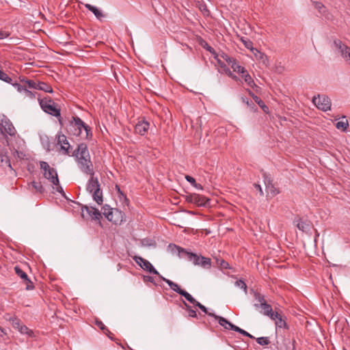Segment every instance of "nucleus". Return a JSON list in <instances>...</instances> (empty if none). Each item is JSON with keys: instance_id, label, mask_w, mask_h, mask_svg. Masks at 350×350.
I'll use <instances>...</instances> for the list:
<instances>
[{"instance_id": "19", "label": "nucleus", "mask_w": 350, "mask_h": 350, "mask_svg": "<svg viewBox=\"0 0 350 350\" xmlns=\"http://www.w3.org/2000/svg\"><path fill=\"white\" fill-rule=\"evenodd\" d=\"M184 256L187 257L188 260L191 261L194 265H198L200 260L202 259V255L188 252L187 250L185 252Z\"/></svg>"}, {"instance_id": "1", "label": "nucleus", "mask_w": 350, "mask_h": 350, "mask_svg": "<svg viewBox=\"0 0 350 350\" xmlns=\"http://www.w3.org/2000/svg\"><path fill=\"white\" fill-rule=\"evenodd\" d=\"M71 156L75 158L80 170L84 174H95L88 145L85 143L79 144L77 148L72 152Z\"/></svg>"}, {"instance_id": "10", "label": "nucleus", "mask_w": 350, "mask_h": 350, "mask_svg": "<svg viewBox=\"0 0 350 350\" xmlns=\"http://www.w3.org/2000/svg\"><path fill=\"white\" fill-rule=\"evenodd\" d=\"M57 144H60V150L63 151L64 154L71 156L70 150L72 149L66 136L64 134H59L57 136Z\"/></svg>"}, {"instance_id": "36", "label": "nucleus", "mask_w": 350, "mask_h": 350, "mask_svg": "<svg viewBox=\"0 0 350 350\" xmlns=\"http://www.w3.org/2000/svg\"><path fill=\"white\" fill-rule=\"evenodd\" d=\"M185 179L189 183L191 184L192 186H193L196 189H202V186L199 184V183H197L195 178H193L192 176H189V175H186L185 176Z\"/></svg>"}, {"instance_id": "14", "label": "nucleus", "mask_w": 350, "mask_h": 350, "mask_svg": "<svg viewBox=\"0 0 350 350\" xmlns=\"http://www.w3.org/2000/svg\"><path fill=\"white\" fill-rule=\"evenodd\" d=\"M212 315L215 319L218 321L219 324L221 326H222L224 329L234 331V327H237V325L232 324L227 319H226L223 317L218 316L215 314H212Z\"/></svg>"}, {"instance_id": "21", "label": "nucleus", "mask_w": 350, "mask_h": 350, "mask_svg": "<svg viewBox=\"0 0 350 350\" xmlns=\"http://www.w3.org/2000/svg\"><path fill=\"white\" fill-rule=\"evenodd\" d=\"M159 278H161L163 281H164L165 282H166L169 286L170 287V288L172 290H173L174 292L177 293L178 294H180L182 293V291L184 290V289H182L179 285L168 279H166L164 277H163L161 275H159Z\"/></svg>"}, {"instance_id": "33", "label": "nucleus", "mask_w": 350, "mask_h": 350, "mask_svg": "<svg viewBox=\"0 0 350 350\" xmlns=\"http://www.w3.org/2000/svg\"><path fill=\"white\" fill-rule=\"evenodd\" d=\"M14 271L16 274L23 280V281L27 280V274L24 272L19 266L16 265L14 267Z\"/></svg>"}, {"instance_id": "63", "label": "nucleus", "mask_w": 350, "mask_h": 350, "mask_svg": "<svg viewBox=\"0 0 350 350\" xmlns=\"http://www.w3.org/2000/svg\"><path fill=\"white\" fill-rule=\"evenodd\" d=\"M10 36V33L8 31H3L0 29V40L3 39L5 38H8Z\"/></svg>"}, {"instance_id": "47", "label": "nucleus", "mask_w": 350, "mask_h": 350, "mask_svg": "<svg viewBox=\"0 0 350 350\" xmlns=\"http://www.w3.org/2000/svg\"><path fill=\"white\" fill-rule=\"evenodd\" d=\"M333 44L338 51L342 50V48L347 49V44H344L340 40L335 39Z\"/></svg>"}, {"instance_id": "20", "label": "nucleus", "mask_w": 350, "mask_h": 350, "mask_svg": "<svg viewBox=\"0 0 350 350\" xmlns=\"http://www.w3.org/2000/svg\"><path fill=\"white\" fill-rule=\"evenodd\" d=\"M167 250L170 251L172 254H174L177 252L179 257H184V254L186 251L185 249L174 244V243H170L167 246Z\"/></svg>"}, {"instance_id": "6", "label": "nucleus", "mask_w": 350, "mask_h": 350, "mask_svg": "<svg viewBox=\"0 0 350 350\" xmlns=\"http://www.w3.org/2000/svg\"><path fill=\"white\" fill-rule=\"evenodd\" d=\"M133 259L144 270L152 274L157 275L159 276L161 275L153 265L146 259L138 256H133Z\"/></svg>"}, {"instance_id": "4", "label": "nucleus", "mask_w": 350, "mask_h": 350, "mask_svg": "<svg viewBox=\"0 0 350 350\" xmlns=\"http://www.w3.org/2000/svg\"><path fill=\"white\" fill-rule=\"evenodd\" d=\"M68 125V132L75 136H80L85 123L78 116H72Z\"/></svg>"}, {"instance_id": "35", "label": "nucleus", "mask_w": 350, "mask_h": 350, "mask_svg": "<svg viewBox=\"0 0 350 350\" xmlns=\"http://www.w3.org/2000/svg\"><path fill=\"white\" fill-rule=\"evenodd\" d=\"M241 41L247 49H250L252 51H254L256 49L253 47V42L250 39L242 37L241 38Z\"/></svg>"}, {"instance_id": "58", "label": "nucleus", "mask_w": 350, "mask_h": 350, "mask_svg": "<svg viewBox=\"0 0 350 350\" xmlns=\"http://www.w3.org/2000/svg\"><path fill=\"white\" fill-rule=\"evenodd\" d=\"M12 325L14 328L18 329L21 325V321L17 318H14L12 319Z\"/></svg>"}, {"instance_id": "39", "label": "nucleus", "mask_w": 350, "mask_h": 350, "mask_svg": "<svg viewBox=\"0 0 350 350\" xmlns=\"http://www.w3.org/2000/svg\"><path fill=\"white\" fill-rule=\"evenodd\" d=\"M339 52L345 61L348 62L350 58V47L347 45V49L342 48V49L340 50Z\"/></svg>"}, {"instance_id": "46", "label": "nucleus", "mask_w": 350, "mask_h": 350, "mask_svg": "<svg viewBox=\"0 0 350 350\" xmlns=\"http://www.w3.org/2000/svg\"><path fill=\"white\" fill-rule=\"evenodd\" d=\"M232 68L234 72H237L239 74H244L245 72H246V70L244 67L239 66L237 64V63H234V64H232Z\"/></svg>"}, {"instance_id": "49", "label": "nucleus", "mask_w": 350, "mask_h": 350, "mask_svg": "<svg viewBox=\"0 0 350 350\" xmlns=\"http://www.w3.org/2000/svg\"><path fill=\"white\" fill-rule=\"evenodd\" d=\"M255 339L258 344L262 346L268 345L271 342L268 337H259L257 338H255Z\"/></svg>"}, {"instance_id": "62", "label": "nucleus", "mask_w": 350, "mask_h": 350, "mask_svg": "<svg viewBox=\"0 0 350 350\" xmlns=\"http://www.w3.org/2000/svg\"><path fill=\"white\" fill-rule=\"evenodd\" d=\"M254 187L259 192L260 196H262L264 195L262 189L259 184L254 183Z\"/></svg>"}, {"instance_id": "59", "label": "nucleus", "mask_w": 350, "mask_h": 350, "mask_svg": "<svg viewBox=\"0 0 350 350\" xmlns=\"http://www.w3.org/2000/svg\"><path fill=\"white\" fill-rule=\"evenodd\" d=\"M23 92L25 93V95L29 98H35V94L36 92H32L31 91L27 89V86H25V90H23Z\"/></svg>"}, {"instance_id": "18", "label": "nucleus", "mask_w": 350, "mask_h": 350, "mask_svg": "<svg viewBox=\"0 0 350 350\" xmlns=\"http://www.w3.org/2000/svg\"><path fill=\"white\" fill-rule=\"evenodd\" d=\"M277 317H273V319L272 320L275 321V325L280 328L283 327L285 329H288V326L286 323V317L282 314V312H277Z\"/></svg>"}, {"instance_id": "7", "label": "nucleus", "mask_w": 350, "mask_h": 350, "mask_svg": "<svg viewBox=\"0 0 350 350\" xmlns=\"http://www.w3.org/2000/svg\"><path fill=\"white\" fill-rule=\"evenodd\" d=\"M262 177L268 195H270L271 197H274L280 193L279 189L275 187V185L273 183V180L269 175L266 172H263Z\"/></svg>"}, {"instance_id": "2", "label": "nucleus", "mask_w": 350, "mask_h": 350, "mask_svg": "<svg viewBox=\"0 0 350 350\" xmlns=\"http://www.w3.org/2000/svg\"><path fill=\"white\" fill-rule=\"evenodd\" d=\"M39 104L42 109L46 113L55 117L60 116L61 109L57 104L49 96L43 98H38Z\"/></svg>"}, {"instance_id": "5", "label": "nucleus", "mask_w": 350, "mask_h": 350, "mask_svg": "<svg viewBox=\"0 0 350 350\" xmlns=\"http://www.w3.org/2000/svg\"><path fill=\"white\" fill-rule=\"evenodd\" d=\"M312 103L319 109L323 111H327L331 109V100L326 95L318 94L317 96H314L312 98Z\"/></svg>"}, {"instance_id": "3", "label": "nucleus", "mask_w": 350, "mask_h": 350, "mask_svg": "<svg viewBox=\"0 0 350 350\" xmlns=\"http://www.w3.org/2000/svg\"><path fill=\"white\" fill-rule=\"evenodd\" d=\"M40 169L43 170V176L53 185L58 184V175L56 170L51 167L46 161H40Z\"/></svg>"}, {"instance_id": "51", "label": "nucleus", "mask_w": 350, "mask_h": 350, "mask_svg": "<svg viewBox=\"0 0 350 350\" xmlns=\"http://www.w3.org/2000/svg\"><path fill=\"white\" fill-rule=\"evenodd\" d=\"M235 285L244 290L245 293H247V286L242 279H239L235 282Z\"/></svg>"}, {"instance_id": "27", "label": "nucleus", "mask_w": 350, "mask_h": 350, "mask_svg": "<svg viewBox=\"0 0 350 350\" xmlns=\"http://www.w3.org/2000/svg\"><path fill=\"white\" fill-rule=\"evenodd\" d=\"M242 78H243L245 82L253 89L259 88V87L256 85L252 77L250 75L247 70L244 74H242Z\"/></svg>"}, {"instance_id": "11", "label": "nucleus", "mask_w": 350, "mask_h": 350, "mask_svg": "<svg viewBox=\"0 0 350 350\" xmlns=\"http://www.w3.org/2000/svg\"><path fill=\"white\" fill-rule=\"evenodd\" d=\"M150 123L144 118L139 120L138 122L135 126V132L140 135H144L148 131Z\"/></svg>"}, {"instance_id": "45", "label": "nucleus", "mask_w": 350, "mask_h": 350, "mask_svg": "<svg viewBox=\"0 0 350 350\" xmlns=\"http://www.w3.org/2000/svg\"><path fill=\"white\" fill-rule=\"evenodd\" d=\"M0 80L8 83H12V79L3 70L0 69Z\"/></svg>"}, {"instance_id": "50", "label": "nucleus", "mask_w": 350, "mask_h": 350, "mask_svg": "<svg viewBox=\"0 0 350 350\" xmlns=\"http://www.w3.org/2000/svg\"><path fill=\"white\" fill-rule=\"evenodd\" d=\"M194 306L196 307H198V308H200L203 312H204L205 314H206L207 315L210 316V317H213V315L212 314H213V312H209L208 311V309L206 307H205L204 305H202V304H200L199 301H197L196 304L194 305Z\"/></svg>"}, {"instance_id": "54", "label": "nucleus", "mask_w": 350, "mask_h": 350, "mask_svg": "<svg viewBox=\"0 0 350 350\" xmlns=\"http://www.w3.org/2000/svg\"><path fill=\"white\" fill-rule=\"evenodd\" d=\"M11 84L14 87H15L19 92H21L24 90H25V86H24V85H21V84L18 83L17 81L13 82V80H12Z\"/></svg>"}, {"instance_id": "22", "label": "nucleus", "mask_w": 350, "mask_h": 350, "mask_svg": "<svg viewBox=\"0 0 350 350\" xmlns=\"http://www.w3.org/2000/svg\"><path fill=\"white\" fill-rule=\"evenodd\" d=\"M294 223L296 224L297 228L303 232L308 230L310 228L309 223L302 221L301 218L299 217L294 219Z\"/></svg>"}, {"instance_id": "15", "label": "nucleus", "mask_w": 350, "mask_h": 350, "mask_svg": "<svg viewBox=\"0 0 350 350\" xmlns=\"http://www.w3.org/2000/svg\"><path fill=\"white\" fill-rule=\"evenodd\" d=\"M90 178H89L87 185L86 190L89 193H92L94 191L96 190L97 188H100V184L99 183L98 179L97 177H95L94 175H90Z\"/></svg>"}, {"instance_id": "44", "label": "nucleus", "mask_w": 350, "mask_h": 350, "mask_svg": "<svg viewBox=\"0 0 350 350\" xmlns=\"http://www.w3.org/2000/svg\"><path fill=\"white\" fill-rule=\"evenodd\" d=\"M234 328V332H238V333L242 334L243 336H247L250 338L255 339V337L254 336H252L247 332L245 331L244 329L240 328L239 327L237 326Z\"/></svg>"}, {"instance_id": "60", "label": "nucleus", "mask_w": 350, "mask_h": 350, "mask_svg": "<svg viewBox=\"0 0 350 350\" xmlns=\"http://www.w3.org/2000/svg\"><path fill=\"white\" fill-rule=\"evenodd\" d=\"M186 202L193 204V193H188L183 196Z\"/></svg>"}, {"instance_id": "57", "label": "nucleus", "mask_w": 350, "mask_h": 350, "mask_svg": "<svg viewBox=\"0 0 350 350\" xmlns=\"http://www.w3.org/2000/svg\"><path fill=\"white\" fill-rule=\"evenodd\" d=\"M55 187V190L57 192L59 193L63 197L66 198L65 192L64 191V189L59 184V180H58V184L54 185Z\"/></svg>"}, {"instance_id": "17", "label": "nucleus", "mask_w": 350, "mask_h": 350, "mask_svg": "<svg viewBox=\"0 0 350 350\" xmlns=\"http://www.w3.org/2000/svg\"><path fill=\"white\" fill-rule=\"evenodd\" d=\"M247 92H248L249 95L252 97L254 100L258 105V106L262 109V111L265 113H269L268 106L265 105V103L261 100V98L260 97L255 95L250 89H247Z\"/></svg>"}, {"instance_id": "13", "label": "nucleus", "mask_w": 350, "mask_h": 350, "mask_svg": "<svg viewBox=\"0 0 350 350\" xmlns=\"http://www.w3.org/2000/svg\"><path fill=\"white\" fill-rule=\"evenodd\" d=\"M210 199L200 194L193 193V204L198 206H210Z\"/></svg>"}, {"instance_id": "37", "label": "nucleus", "mask_w": 350, "mask_h": 350, "mask_svg": "<svg viewBox=\"0 0 350 350\" xmlns=\"http://www.w3.org/2000/svg\"><path fill=\"white\" fill-rule=\"evenodd\" d=\"M254 299L259 302L258 304H262L263 302H266L265 296L258 291L252 290Z\"/></svg>"}, {"instance_id": "29", "label": "nucleus", "mask_w": 350, "mask_h": 350, "mask_svg": "<svg viewBox=\"0 0 350 350\" xmlns=\"http://www.w3.org/2000/svg\"><path fill=\"white\" fill-rule=\"evenodd\" d=\"M28 185H31L33 187V189L35 190V193H43L44 192V189L41 182H36L33 180Z\"/></svg>"}, {"instance_id": "12", "label": "nucleus", "mask_w": 350, "mask_h": 350, "mask_svg": "<svg viewBox=\"0 0 350 350\" xmlns=\"http://www.w3.org/2000/svg\"><path fill=\"white\" fill-rule=\"evenodd\" d=\"M254 306L256 308H262V314L268 316L270 319H273V317H277V311L273 312L271 306L267 301L263 302L262 304H255Z\"/></svg>"}, {"instance_id": "40", "label": "nucleus", "mask_w": 350, "mask_h": 350, "mask_svg": "<svg viewBox=\"0 0 350 350\" xmlns=\"http://www.w3.org/2000/svg\"><path fill=\"white\" fill-rule=\"evenodd\" d=\"M18 329L23 334H27L29 336H33V331L29 329L26 325H21Z\"/></svg>"}, {"instance_id": "52", "label": "nucleus", "mask_w": 350, "mask_h": 350, "mask_svg": "<svg viewBox=\"0 0 350 350\" xmlns=\"http://www.w3.org/2000/svg\"><path fill=\"white\" fill-rule=\"evenodd\" d=\"M83 129L85 131V139H91L92 137V132L91 127L90 126H88V124H85Z\"/></svg>"}, {"instance_id": "61", "label": "nucleus", "mask_w": 350, "mask_h": 350, "mask_svg": "<svg viewBox=\"0 0 350 350\" xmlns=\"http://www.w3.org/2000/svg\"><path fill=\"white\" fill-rule=\"evenodd\" d=\"M314 7L317 10H318L319 12H321V9L324 8V5L322 3L319 1H314L313 2Z\"/></svg>"}, {"instance_id": "9", "label": "nucleus", "mask_w": 350, "mask_h": 350, "mask_svg": "<svg viewBox=\"0 0 350 350\" xmlns=\"http://www.w3.org/2000/svg\"><path fill=\"white\" fill-rule=\"evenodd\" d=\"M84 210L86 211L88 215L92 218V219L98 221L99 222V224L101 226L100 219H102V215H101L100 212L98 211V209H97L93 206L82 205L81 206L82 212H83ZM81 217L83 218L85 217L83 213H81Z\"/></svg>"}, {"instance_id": "43", "label": "nucleus", "mask_w": 350, "mask_h": 350, "mask_svg": "<svg viewBox=\"0 0 350 350\" xmlns=\"http://www.w3.org/2000/svg\"><path fill=\"white\" fill-rule=\"evenodd\" d=\"M37 84H38V81L27 79L25 81V85H24V86H27V89L29 88V89L36 90Z\"/></svg>"}, {"instance_id": "38", "label": "nucleus", "mask_w": 350, "mask_h": 350, "mask_svg": "<svg viewBox=\"0 0 350 350\" xmlns=\"http://www.w3.org/2000/svg\"><path fill=\"white\" fill-rule=\"evenodd\" d=\"M95 324L103 331L105 334H108V333H110V331L108 329V328L98 319H96Z\"/></svg>"}, {"instance_id": "42", "label": "nucleus", "mask_w": 350, "mask_h": 350, "mask_svg": "<svg viewBox=\"0 0 350 350\" xmlns=\"http://www.w3.org/2000/svg\"><path fill=\"white\" fill-rule=\"evenodd\" d=\"M183 304L185 305L186 310L189 312V316L193 318H197V313L195 310H193L192 308L187 304L183 299H182Z\"/></svg>"}, {"instance_id": "48", "label": "nucleus", "mask_w": 350, "mask_h": 350, "mask_svg": "<svg viewBox=\"0 0 350 350\" xmlns=\"http://www.w3.org/2000/svg\"><path fill=\"white\" fill-rule=\"evenodd\" d=\"M199 44L202 48H204L208 52L211 51V50L213 49V47L211 46L208 44V42L202 38H200L199 39Z\"/></svg>"}, {"instance_id": "64", "label": "nucleus", "mask_w": 350, "mask_h": 350, "mask_svg": "<svg viewBox=\"0 0 350 350\" xmlns=\"http://www.w3.org/2000/svg\"><path fill=\"white\" fill-rule=\"evenodd\" d=\"M116 189L117 191V193L119 195V198L121 200L123 196H124L126 194L123 191H121L120 187L118 185H116Z\"/></svg>"}, {"instance_id": "31", "label": "nucleus", "mask_w": 350, "mask_h": 350, "mask_svg": "<svg viewBox=\"0 0 350 350\" xmlns=\"http://www.w3.org/2000/svg\"><path fill=\"white\" fill-rule=\"evenodd\" d=\"M216 261L217 265L221 269H231L230 267L229 263L224 260L223 258H214Z\"/></svg>"}, {"instance_id": "34", "label": "nucleus", "mask_w": 350, "mask_h": 350, "mask_svg": "<svg viewBox=\"0 0 350 350\" xmlns=\"http://www.w3.org/2000/svg\"><path fill=\"white\" fill-rule=\"evenodd\" d=\"M181 296L184 297L187 301L189 303L192 304L193 306L198 301L196 299H194L188 292L185 290H183L182 293L180 294Z\"/></svg>"}, {"instance_id": "28", "label": "nucleus", "mask_w": 350, "mask_h": 350, "mask_svg": "<svg viewBox=\"0 0 350 350\" xmlns=\"http://www.w3.org/2000/svg\"><path fill=\"white\" fill-rule=\"evenodd\" d=\"M36 90H42L45 92L49 93H52L53 92L51 85L45 82L42 81H38Z\"/></svg>"}, {"instance_id": "32", "label": "nucleus", "mask_w": 350, "mask_h": 350, "mask_svg": "<svg viewBox=\"0 0 350 350\" xmlns=\"http://www.w3.org/2000/svg\"><path fill=\"white\" fill-rule=\"evenodd\" d=\"M198 266H200L204 269H209L211 267V259L208 257L202 256V259L200 260Z\"/></svg>"}, {"instance_id": "41", "label": "nucleus", "mask_w": 350, "mask_h": 350, "mask_svg": "<svg viewBox=\"0 0 350 350\" xmlns=\"http://www.w3.org/2000/svg\"><path fill=\"white\" fill-rule=\"evenodd\" d=\"M348 126H349V123H348L347 120H346L345 122L339 121L336 124V127L338 129H340L342 131H347Z\"/></svg>"}, {"instance_id": "55", "label": "nucleus", "mask_w": 350, "mask_h": 350, "mask_svg": "<svg viewBox=\"0 0 350 350\" xmlns=\"http://www.w3.org/2000/svg\"><path fill=\"white\" fill-rule=\"evenodd\" d=\"M23 282L26 284V290L29 291L34 288V285L29 277L27 278V280H24Z\"/></svg>"}, {"instance_id": "53", "label": "nucleus", "mask_w": 350, "mask_h": 350, "mask_svg": "<svg viewBox=\"0 0 350 350\" xmlns=\"http://www.w3.org/2000/svg\"><path fill=\"white\" fill-rule=\"evenodd\" d=\"M225 73L230 77H231L232 79H234V81H241L240 79L236 76L235 75H234L231 71L229 69V68H226V69L224 70Z\"/></svg>"}, {"instance_id": "56", "label": "nucleus", "mask_w": 350, "mask_h": 350, "mask_svg": "<svg viewBox=\"0 0 350 350\" xmlns=\"http://www.w3.org/2000/svg\"><path fill=\"white\" fill-rule=\"evenodd\" d=\"M113 208H111L108 204H105L102 207L103 214L107 218V213H110V211H112Z\"/></svg>"}, {"instance_id": "30", "label": "nucleus", "mask_w": 350, "mask_h": 350, "mask_svg": "<svg viewBox=\"0 0 350 350\" xmlns=\"http://www.w3.org/2000/svg\"><path fill=\"white\" fill-rule=\"evenodd\" d=\"M241 100L243 103H245L247 107L250 109V111L256 112L258 111L257 106L253 103L252 100H250L247 97H241Z\"/></svg>"}, {"instance_id": "26", "label": "nucleus", "mask_w": 350, "mask_h": 350, "mask_svg": "<svg viewBox=\"0 0 350 350\" xmlns=\"http://www.w3.org/2000/svg\"><path fill=\"white\" fill-rule=\"evenodd\" d=\"M0 165L1 166L6 165V166L12 168L10 158L7 155L6 152H4L3 150L0 151Z\"/></svg>"}, {"instance_id": "24", "label": "nucleus", "mask_w": 350, "mask_h": 350, "mask_svg": "<svg viewBox=\"0 0 350 350\" xmlns=\"http://www.w3.org/2000/svg\"><path fill=\"white\" fill-rule=\"evenodd\" d=\"M93 200L99 205L103 202V191L100 188H97L92 193Z\"/></svg>"}, {"instance_id": "23", "label": "nucleus", "mask_w": 350, "mask_h": 350, "mask_svg": "<svg viewBox=\"0 0 350 350\" xmlns=\"http://www.w3.org/2000/svg\"><path fill=\"white\" fill-rule=\"evenodd\" d=\"M85 7L88 10L92 12L98 20H101V18L103 17H104V14H103V12L100 10H99L98 8H96V6H94L89 3H86V4H85Z\"/></svg>"}, {"instance_id": "25", "label": "nucleus", "mask_w": 350, "mask_h": 350, "mask_svg": "<svg viewBox=\"0 0 350 350\" xmlns=\"http://www.w3.org/2000/svg\"><path fill=\"white\" fill-rule=\"evenodd\" d=\"M256 53H254V55L257 59L261 60L262 63L265 66H268L269 65V62L268 57L264 53L260 52V51L255 49Z\"/></svg>"}, {"instance_id": "8", "label": "nucleus", "mask_w": 350, "mask_h": 350, "mask_svg": "<svg viewBox=\"0 0 350 350\" xmlns=\"http://www.w3.org/2000/svg\"><path fill=\"white\" fill-rule=\"evenodd\" d=\"M107 219L116 225L121 224L125 221L124 213L118 208H113L112 211H110V213H107Z\"/></svg>"}, {"instance_id": "16", "label": "nucleus", "mask_w": 350, "mask_h": 350, "mask_svg": "<svg viewBox=\"0 0 350 350\" xmlns=\"http://www.w3.org/2000/svg\"><path fill=\"white\" fill-rule=\"evenodd\" d=\"M3 126L2 127V129L3 131V133L5 132L10 136H14L15 135V129L12 123L10 122V120L5 116H4L3 119Z\"/></svg>"}]
</instances>
